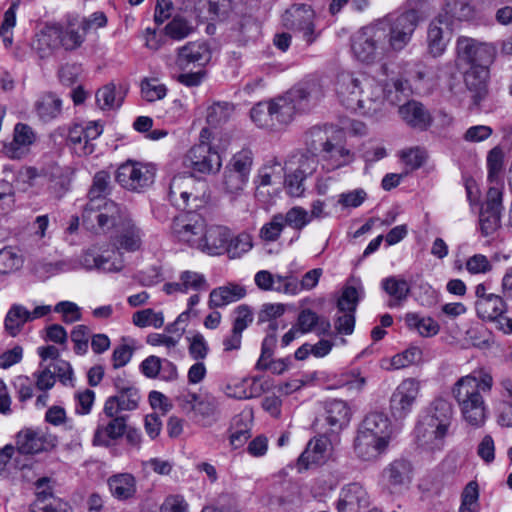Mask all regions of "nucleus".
Wrapping results in <instances>:
<instances>
[{"label":"nucleus","mask_w":512,"mask_h":512,"mask_svg":"<svg viewBox=\"0 0 512 512\" xmlns=\"http://www.w3.org/2000/svg\"><path fill=\"white\" fill-rule=\"evenodd\" d=\"M335 90L339 100L348 109L377 118L383 114L385 102L397 105L401 95L409 90L408 82L397 79L391 84L366 74L343 71L337 75Z\"/></svg>","instance_id":"obj_1"},{"label":"nucleus","mask_w":512,"mask_h":512,"mask_svg":"<svg viewBox=\"0 0 512 512\" xmlns=\"http://www.w3.org/2000/svg\"><path fill=\"white\" fill-rule=\"evenodd\" d=\"M493 387L492 375L483 370L460 377L452 387V395L458 405L461 419L471 429L482 428L489 417L485 395Z\"/></svg>","instance_id":"obj_2"},{"label":"nucleus","mask_w":512,"mask_h":512,"mask_svg":"<svg viewBox=\"0 0 512 512\" xmlns=\"http://www.w3.org/2000/svg\"><path fill=\"white\" fill-rule=\"evenodd\" d=\"M387 31L382 22H372L360 28L351 37L353 57L366 65L383 60L389 55L386 48Z\"/></svg>","instance_id":"obj_3"},{"label":"nucleus","mask_w":512,"mask_h":512,"mask_svg":"<svg viewBox=\"0 0 512 512\" xmlns=\"http://www.w3.org/2000/svg\"><path fill=\"white\" fill-rule=\"evenodd\" d=\"M323 96L321 86L317 81L305 82L289 90L285 95L270 101V109L275 125H285L293 120L294 115L305 108V105L317 101Z\"/></svg>","instance_id":"obj_4"},{"label":"nucleus","mask_w":512,"mask_h":512,"mask_svg":"<svg viewBox=\"0 0 512 512\" xmlns=\"http://www.w3.org/2000/svg\"><path fill=\"white\" fill-rule=\"evenodd\" d=\"M177 403L182 413L201 427H212L220 419L219 401L211 394L182 393Z\"/></svg>","instance_id":"obj_5"},{"label":"nucleus","mask_w":512,"mask_h":512,"mask_svg":"<svg viewBox=\"0 0 512 512\" xmlns=\"http://www.w3.org/2000/svg\"><path fill=\"white\" fill-rule=\"evenodd\" d=\"M416 10L410 9L396 17L386 16L376 22H382L387 31L386 48L388 53H399L410 43L419 24Z\"/></svg>","instance_id":"obj_6"},{"label":"nucleus","mask_w":512,"mask_h":512,"mask_svg":"<svg viewBox=\"0 0 512 512\" xmlns=\"http://www.w3.org/2000/svg\"><path fill=\"white\" fill-rule=\"evenodd\" d=\"M497 48L493 43L460 36L456 41V57L458 65L469 67L485 66L489 68L494 62Z\"/></svg>","instance_id":"obj_7"},{"label":"nucleus","mask_w":512,"mask_h":512,"mask_svg":"<svg viewBox=\"0 0 512 512\" xmlns=\"http://www.w3.org/2000/svg\"><path fill=\"white\" fill-rule=\"evenodd\" d=\"M121 208L112 201L89 200L82 213L83 225L95 233L106 232L121 219Z\"/></svg>","instance_id":"obj_8"},{"label":"nucleus","mask_w":512,"mask_h":512,"mask_svg":"<svg viewBox=\"0 0 512 512\" xmlns=\"http://www.w3.org/2000/svg\"><path fill=\"white\" fill-rule=\"evenodd\" d=\"M154 175V169L151 166L128 160L118 167L115 178L121 187L140 192L153 183Z\"/></svg>","instance_id":"obj_9"},{"label":"nucleus","mask_w":512,"mask_h":512,"mask_svg":"<svg viewBox=\"0 0 512 512\" xmlns=\"http://www.w3.org/2000/svg\"><path fill=\"white\" fill-rule=\"evenodd\" d=\"M352 412L347 402L340 399H332L325 402L323 414L317 420L325 434L337 436L348 427Z\"/></svg>","instance_id":"obj_10"},{"label":"nucleus","mask_w":512,"mask_h":512,"mask_svg":"<svg viewBox=\"0 0 512 512\" xmlns=\"http://www.w3.org/2000/svg\"><path fill=\"white\" fill-rule=\"evenodd\" d=\"M184 164L187 168L200 174H215L222 167L219 153L209 144L201 143L193 146L185 155Z\"/></svg>","instance_id":"obj_11"},{"label":"nucleus","mask_w":512,"mask_h":512,"mask_svg":"<svg viewBox=\"0 0 512 512\" xmlns=\"http://www.w3.org/2000/svg\"><path fill=\"white\" fill-rule=\"evenodd\" d=\"M204 224L205 220L196 213L179 215L173 220L172 233L179 242L199 250Z\"/></svg>","instance_id":"obj_12"},{"label":"nucleus","mask_w":512,"mask_h":512,"mask_svg":"<svg viewBox=\"0 0 512 512\" xmlns=\"http://www.w3.org/2000/svg\"><path fill=\"white\" fill-rule=\"evenodd\" d=\"M420 392V383L413 379H404L394 390L390 398V411L395 419H404L411 413Z\"/></svg>","instance_id":"obj_13"},{"label":"nucleus","mask_w":512,"mask_h":512,"mask_svg":"<svg viewBox=\"0 0 512 512\" xmlns=\"http://www.w3.org/2000/svg\"><path fill=\"white\" fill-rule=\"evenodd\" d=\"M313 19L314 11L305 4L294 5L286 10L283 15L284 25L288 29L302 32L303 38L308 44L313 43L317 38Z\"/></svg>","instance_id":"obj_14"},{"label":"nucleus","mask_w":512,"mask_h":512,"mask_svg":"<svg viewBox=\"0 0 512 512\" xmlns=\"http://www.w3.org/2000/svg\"><path fill=\"white\" fill-rule=\"evenodd\" d=\"M115 235L111 238L113 246L121 252L138 251L142 246L143 231L135 222L121 213V219L117 221Z\"/></svg>","instance_id":"obj_15"},{"label":"nucleus","mask_w":512,"mask_h":512,"mask_svg":"<svg viewBox=\"0 0 512 512\" xmlns=\"http://www.w3.org/2000/svg\"><path fill=\"white\" fill-rule=\"evenodd\" d=\"M502 208V193L500 189L491 187L487 192V200L479 216L482 235L489 236L500 227Z\"/></svg>","instance_id":"obj_16"},{"label":"nucleus","mask_w":512,"mask_h":512,"mask_svg":"<svg viewBox=\"0 0 512 512\" xmlns=\"http://www.w3.org/2000/svg\"><path fill=\"white\" fill-rule=\"evenodd\" d=\"M452 36V22L448 17L439 14L428 25L427 45L433 57L441 56L447 48Z\"/></svg>","instance_id":"obj_17"},{"label":"nucleus","mask_w":512,"mask_h":512,"mask_svg":"<svg viewBox=\"0 0 512 512\" xmlns=\"http://www.w3.org/2000/svg\"><path fill=\"white\" fill-rule=\"evenodd\" d=\"M369 505L366 488L359 482H352L341 488L336 508L338 512H361Z\"/></svg>","instance_id":"obj_18"},{"label":"nucleus","mask_w":512,"mask_h":512,"mask_svg":"<svg viewBox=\"0 0 512 512\" xmlns=\"http://www.w3.org/2000/svg\"><path fill=\"white\" fill-rule=\"evenodd\" d=\"M211 59V52L205 42L193 41L177 49L176 66L181 70L205 66Z\"/></svg>","instance_id":"obj_19"},{"label":"nucleus","mask_w":512,"mask_h":512,"mask_svg":"<svg viewBox=\"0 0 512 512\" xmlns=\"http://www.w3.org/2000/svg\"><path fill=\"white\" fill-rule=\"evenodd\" d=\"M126 423L127 417L105 419L100 416L93 434L92 444L102 447L111 446L116 440L124 436Z\"/></svg>","instance_id":"obj_20"},{"label":"nucleus","mask_w":512,"mask_h":512,"mask_svg":"<svg viewBox=\"0 0 512 512\" xmlns=\"http://www.w3.org/2000/svg\"><path fill=\"white\" fill-rule=\"evenodd\" d=\"M196 179L192 175L179 174L172 178L169 185V200L179 209H185L189 205V199L200 198L195 188Z\"/></svg>","instance_id":"obj_21"},{"label":"nucleus","mask_w":512,"mask_h":512,"mask_svg":"<svg viewBox=\"0 0 512 512\" xmlns=\"http://www.w3.org/2000/svg\"><path fill=\"white\" fill-rule=\"evenodd\" d=\"M331 454V440L327 434L311 439L298 458V465L308 469L311 465L325 463Z\"/></svg>","instance_id":"obj_22"},{"label":"nucleus","mask_w":512,"mask_h":512,"mask_svg":"<svg viewBox=\"0 0 512 512\" xmlns=\"http://www.w3.org/2000/svg\"><path fill=\"white\" fill-rule=\"evenodd\" d=\"M199 250L208 255L216 256L225 252L230 240V230L221 225L204 224V233Z\"/></svg>","instance_id":"obj_23"},{"label":"nucleus","mask_w":512,"mask_h":512,"mask_svg":"<svg viewBox=\"0 0 512 512\" xmlns=\"http://www.w3.org/2000/svg\"><path fill=\"white\" fill-rule=\"evenodd\" d=\"M255 285L262 291H273L289 295L297 290L292 275H274L268 270H260L254 276Z\"/></svg>","instance_id":"obj_24"},{"label":"nucleus","mask_w":512,"mask_h":512,"mask_svg":"<svg viewBox=\"0 0 512 512\" xmlns=\"http://www.w3.org/2000/svg\"><path fill=\"white\" fill-rule=\"evenodd\" d=\"M32 130L29 125L17 123L13 130V138L3 145V153L10 159H21L30 153Z\"/></svg>","instance_id":"obj_25"},{"label":"nucleus","mask_w":512,"mask_h":512,"mask_svg":"<svg viewBox=\"0 0 512 512\" xmlns=\"http://www.w3.org/2000/svg\"><path fill=\"white\" fill-rule=\"evenodd\" d=\"M389 443L378 440L376 437L357 430L353 451L355 456L362 461H373L382 455Z\"/></svg>","instance_id":"obj_26"},{"label":"nucleus","mask_w":512,"mask_h":512,"mask_svg":"<svg viewBox=\"0 0 512 512\" xmlns=\"http://www.w3.org/2000/svg\"><path fill=\"white\" fill-rule=\"evenodd\" d=\"M107 486L111 496L118 501H129L137 494L136 477L129 472L112 474L107 479Z\"/></svg>","instance_id":"obj_27"},{"label":"nucleus","mask_w":512,"mask_h":512,"mask_svg":"<svg viewBox=\"0 0 512 512\" xmlns=\"http://www.w3.org/2000/svg\"><path fill=\"white\" fill-rule=\"evenodd\" d=\"M357 430L387 443L392 439L391 421L383 412H371L366 415Z\"/></svg>","instance_id":"obj_28"},{"label":"nucleus","mask_w":512,"mask_h":512,"mask_svg":"<svg viewBox=\"0 0 512 512\" xmlns=\"http://www.w3.org/2000/svg\"><path fill=\"white\" fill-rule=\"evenodd\" d=\"M448 430L439 428L422 419L419 420L415 428V438L417 444L426 450H439L443 447L444 439Z\"/></svg>","instance_id":"obj_29"},{"label":"nucleus","mask_w":512,"mask_h":512,"mask_svg":"<svg viewBox=\"0 0 512 512\" xmlns=\"http://www.w3.org/2000/svg\"><path fill=\"white\" fill-rule=\"evenodd\" d=\"M398 113L401 119L411 128L424 131L430 127L432 117L428 110L418 101H408L400 105Z\"/></svg>","instance_id":"obj_30"},{"label":"nucleus","mask_w":512,"mask_h":512,"mask_svg":"<svg viewBox=\"0 0 512 512\" xmlns=\"http://www.w3.org/2000/svg\"><path fill=\"white\" fill-rule=\"evenodd\" d=\"M411 463L404 459L395 460L383 471L384 481L391 492H398L411 480Z\"/></svg>","instance_id":"obj_31"},{"label":"nucleus","mask_w":512,"mask_h":512,"mask_svg":"<svg viewBox=\"0 0 512 512\" xmlns=\"http://www.w3.org/2000/svg\"><path fill=\"white\" fill-rule=\"evenodd\" d=\"M489 73V68L481 65L469 67L464 72L465 85L476 103L487 95Z\"/></svg>","instance_id":"obj_32"},{"label":"nucleus","mask_w":512,"mask_h":512,"mask_svg":"<svg viewBox=\"0 0 512 512\" xmlns=\"http://www.w3.org/2000/svg\"><path fill=\"white\" fill-rule=\"evenodd\" d=\"M252 419L251 410H243L232 419L229 428V442L232 448L242 447L251 437Z\"/></svg>","instance_id":"obj_33"},{"label":"nucleus","mask_w":512,"mask_h":512,"mask_svg":"<svg viewBox=\"0 0 512 512\" xmlns=\"http://www.w3.org/2000/svg\"><path fill=\"white\" fill-rule=\"evenodd\" d=\"M340 131L333 127H313L306 135L307 151L318 154L331 149L332 141H336Z\"/></svg>","instance_id":"obj_34"},{"label":"nucleus","mask_w":512,"mask_h":512,"mask_svg":"<svg viewBox=\"0 0 512 512\" xmlns=\"http://www.w3.org/2000/svg\"><path fill=\"white\" fill-rule=\"evenodd\" d=\"M246 295V289L236 283L214 288L209 294L208 306L211 309L221 308L236 302Z\"/></svg>","instance_id":"obj_35"},{"label":"nucleus","mask_w":512,"mask_h":512,"mask_svg":"<svg viewBox=\"0 0 512 512\" xmlns=\"http://www.w3.org/2000/svg\"><path fill=\"white\" fill-rule=\"evenodd\" d=\"M224 392L231 398L250 399L260 396L264 392V388L259 378L246 377L227 384Z\"/></svg>","instance_id":"obj_36"},{"label":"nucleus","mask_w":512,"mask_h":512,"mask_svg":"<svg viewBox=\"0 0 512 512\" xmlns=\"http://www.w3.org/2000/svg\"><path fill=\"white\" fill-rule=\"evenodd\" d=\"M37 53L40 57L51 55L61 44V26L57 24H46L37 33Z\"/></svg>","instance_id":"obj_37"},{"label":"nucleus","mask_w":512,"mask_h":512,"mask_svg":"<svg viewBox=\"0 0 512 512\" xmlns=\"http://www.w3.org/2000/svg\"><path fill=\"white\" fill-rule=\"evenodd\" d=\"M452 418V404L444 398H437L431 403L428 413L421 419L438 426V429L449 430Z\"/></svg>","instance_id":"obj_38"},{"label":"nucleus","mask_w":512,"mask_h":512,"mask_svg":"<svg viewBox=\"0 0 512 512\" xmlns=\"http://www.w3.org/2000/svg\"><path fill=\"white\" fill-rule=\"evenodd\" d=\"M126 90L122 85L110 82L96 91V104L101 110L118 109L125 98Z\"/></svg>","instance_id":"obj_39"},{"label":"nucleus","mask_w":512,"mask_h":512,"mask_svg":"<svg viewBox=\"0 0 512 512\" xmlns=\"http://www.w3.org/2000/svg\"><path fill=\"white\" fill-rule=\"evenodd\" d=\"M14 462L19 469L29 468L32 463V430L23 429L15 438Z\"/></svg>","instance_id":"obj_40"},{"label":"nucleus","mask_w":512,"mask_h":512,"mask_svg":"<svg viewBox=\"0 0 512 512\" xmlns=\"http://www.w3.org/2000/svg\"><path fill=\"white\" fill-rule=\"evenodd\" d=\"M404 321L410 331L416 332L421 337H433L440 331L439 323L430 316L409 312L405 315Z\"/></svg>","instance_id":"obj_41"},{"label":"nucleus","mask_w":512,"mask_h":512,"mask_svg":"<svg viewBox=\"0 0 512 512\" xmlns=\"http://www.w3.org/2000/svg\"><path fill=\"white\" fill-rule=\"evenodd\" d=\"M475 309L479 318L495 321L506 312L507 305L501 296L495 294L486 300H476Z\"/></svg>","instance_id":"obj_42"},{"label":"nucleus","mask_w":512,"mask_h":512,"mask_svg":"<svg viewBox=\"0 0 512 512\" xmlns=\"http://www.w3.org/2000/svg\"><path fill=\"white\" fill-rule=\"evenodd\" d=\"M298 326L301 334L314 331L318 335H322L329 333L331 329V324L328 319L318 316L310 309H305L300 312L298 316Z\"/></svg>","instance_id":"obj_43"},{"label":"nucleus","mask_w":512,"mask_h":512,"mask_svg":"<svg viewBox=\"0 0 512 512\" xmlns=\"http://www.w3.org/2000/svg\"><path fill=\"white\" fill-rule=\"evenodd\" d=\"M35 110L39 121L48 123L61 114L62 100L54 94H45L37 100Z\"/></svg>","instance_id":"obj_44"},{"label":"nucleus","mask_w":512,"mask_h":512,"mask_svg":"<svg viewBox=\"0 0 512 512\" xmlns=\"http://www.w3.org/2000/svg\"><path fill=\"white\" fill-rule=\"evenodd\" d=\"M319 164L316 154L309 151L293 154L286 163V169L299 173L304 177L311 176Z\"/></svg>","instance_id":"obj_45"},{"label":"nucleus","mask_w":512,"mask_h":512,"mask_svg":"<svg viewBox=\"0 0 512 512\" xmlns=\"http://www.w3.org/2000/svg\"><path fill=\"white\" fill-rule=\"evenodd\" d=\"M382 289L391 297L390 307L399 306L405 301L410 292V286L405 279L390 276L381 282Z\"/></svg>","instance_id":"obj_46"},{"label":"nucleus","mask_w":512,"mask_h":512,"mask_svg":"<svg viewBox=\"0 0 512 512\" xmlns=\"http://www.w3.org/2000/svg\"><path fill=\"white\" fill-rule=\"evenodd\" d=\"M444 17L453 22V20L469 21L475 17V8L471 0H444L443 6Z\"/></svg>","instance_id":"obj_47"},{"label":"nucleus","mask_w":512,"mask_h":512,"mask_svg":"<svg viewBox=\"0 0 512 512\" xmlns=\"http://www.w3.org/2000/svg\"><path fill=\"white\" fill-rule=\"evenodd\" d=\"M342 137L343 133L340 131L337 140L332 141L331 149L324 152V158L330 162L332 169L343 167L353 161V154L342 145Z\"/></svg>","instance_id":"obj_48"},{"label":"nucleus","mask_w":512,"mask_h":512,"mask_svg":"<svg viewBox=\"0 0 512 512\" xmlns=\"http://www.w3.org/2000/svg\"><path fill=\"white\" fill-rule=\"evenodd\" d=\"M363 293L364 289L360 280L352 279L342 291V295L337 303L338 310L355 311Z\"/></svg>","instance_id":"obj_49"},{"label":"nucleus","mask_w":512,"mask_h":512,"mask_svg":"<svg viewBox=\"0 0 512 512\" xmlns=\"http://www.w3.org/2000/svg\"><path fill=\"white\" fill-rule=\"evenodd\" d=\"M84 126L74 124L69 128L67 140L76 154L80 156L90 155L94 152V144L84 139Z\"/></svg>","instance_id":"obj_50"},{"label":"nucleus","mask_w":512,"mask_h":512,"mask_svg":"<svg viewBox=\"0 0 512 512\" xmlns=\"http://www.w3.org/2000/svg\"><path fill=\"white\" fill-rule=\"evenodd\" d=\"M30 313L20 305H14L8 311L5 318V329L12 337H15L22 326L29 319Z\"/></svg>","instance_id":"obj_51"},{"label":"nucleus","mask_w":512,"mask_h":512,"mask_svg":"<svg viewBox=\"0 0 512 512\" xmlns=\"http://www.w3.org/2000/svg\"><path fill=\"white\" fill-rule=\"evenodd\" d=\"M249 181V176L233 171L225 166L223 187L226 193L237 196L241 194Z\"/></svg>","instance_id":"obj_52"},{"label":"nucleus","mask_w":512,"mask_h":512,"mask_svg":"<svg viewBox=\"0 0 512 512\" xmlns=\"http://www.w3.org/2000/svg\"><path fill=\"white\" fill-rule=\"evenodd\" d=\"M284 228L285 225L282 213L274 214L271 219L260 228L259 238L266 243L276 242L280 238Z\"/></svg>","instance_id":"obj_53"},{"label":"nucleus","mask_w":512,"mask_h":512,"mask_svg":"<svg viewBox=\"0 0 512 512\" xmlns=\"http://www.w3.org/2000/svg\"><path fill=\"white\" fill-rule=\"evenodd\" d=\"M253 161L254 155L252 150L250 148H242L232 155L226 167L250 177Z\"/></svg>","instance_id":"obj_54"},{"label":"nucleus","mask_w":512,"mask_h":512,"mask_svg":"<svg viewBox=\"0 0 512 512\" xmlns=\"http://www.w3.org/2000/svg\"><path fill=\"white\" fill-rule=\"evenodd\" d=\"M132 322L139 328L154 327L161 328L164 324V315L162 312L154 311L151 308L137 311L132 316Z\"/></svg>","instance_id":"obj_55"},{"label":"nucleus","mask_w":512,"mask_h":512,"mask_svg":"<svg viewBox=\"0 0 512 512\" xmlns=\"http://www.w3.org/2000/svg\"><path fill=\"white\" fill-rule=\"evenodd\" d=\"M118 394L115 395L123 411H132L138 407L140 401L139 390L132 385L115 384Z\"/></svg>","instance_id":"obj_56"},{"label":"nucleus","mask_w":512,"mask_h":512,"mask_svg":"<svg viewBox=\"0 0 512 512\" xmlns=\"http://www.w3.org/2000/svg\"><path fill=\"white\" fill-rule=\"evenodd\" d=\"M98 269L103 272H119L124 267L123 256L120 251H104L98 253Z\"/></svg>","instance_id":"obj_57"},{"label":"nucleus","mask_w":512,"mask_h":512,"mask_svg":"<svg viewBox=\"0 0 512 512\" xmlns=\"http://www.w3.org/2000/svg\"><path fill=\"white\" fill-rule=\"evenodd\" d=\"M234 106L227 102H217L207 110V122L211 126H219L227 122L232 116Z\"/></svg>","instance_id":"obj_58"},{"label":"nucleus","mask_w":512,"mask_h":512,"mask_svg":"<svg viewBox=\"0 0 512 512\" xmlns=\"http://www.w3.org/2000/svg\"><path fill=\"white\" fill-rule=\"evenodd\" d=\"M23 265V258L11 247L0 250V275L13 273Z\"/></svg>","instance_id":"obj_59"},{"label":"nucleus","mask_w":512,"mask_h":512,"mask_svg":"<svg viewBox=\"0 0 512 512\" xmlns=\"http://www.w3.org/2000/svg\"><path fill=\"white\" fill-rule=\"evenodd\" d=\"M282 218H284L285 226H289L297 231H301L311 222L309 212L300 206H294L285 214L282 213Z\"/></svg>","instance_id":"obj_60"},{"label":"nucleus","mask_w":512,"mask_h":512,"mask_svg":"<svg viewBox=\"0 0 512 512\" xmlns=\"http://www.w3.org/2000/svg\"><path fill=\"white\" fill-rule=\"evenodd\" d=\"M110 188V174L106 171H99L93 178L92 186L88 193L89 200L108 201L105 195Z\"/></svg>","instance_id":"obj_61"},{"label":"nucleus","mask_w":512,"mask_h":512,"mask_svg":"<svg viewBox=\"0 0 512 512\" xmlns=\"http://www.w3.org/2000/svg\"><path fill=\"white\" fill-rule=\"evenodd\" d=\"M479 490L476 482H469L461 495L459 512H479Z\"/></svg>","instance_id":"obj_62"},{"label":"nucleus","mask_w":512,"mask_h":512,"mask_svg":"<svg viewBox=\"0 0 512 512\" xmlns=\"http://www.w3.org/2000/svg\"><path fill=\"white\" fill-rule=\"evenodd\" d=\"M250 116L252 121L261 128H272L276 126L272 115V109H270V101L260 102L253 106Z\"/></svg>","instance_id":"obj_63"},{"label":"nucleus","mask_w":512,"mask_h":512,"mask_svg":"<svg viewBox=\"0 0 512 512\" xmlns=\"http://www.w3.org/2000/svg\"><path fill=\"white\" fill-rule=\"evenodd\" d=\"M165 34L173 40L180 41L188 37L192 31V25L182 17H174L164 28Z\"/></svg>","instance_id":"obj_64"}]
</instances>
